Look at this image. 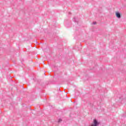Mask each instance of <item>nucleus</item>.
I'll list each match as a JSON object with an SVG mask.
<instances>
[{
  "label": "nucleus",
  "mask_w": 126,
  "mask_h": 126,
  "mask_svg": "<svg viewBox=\"0 0 126 126\" xmlns=\"http://www.w3.org/2000/svg\"><path fill=\"white\" fill-rule=\"evenodd\" d=\"M93 24H94V25L96 24V22H93Z\"/></svg>",
  "instance_id": "nucleus-4"
},
{
  "label": "nucleus",
  "mask_w": 126,
  "mask_h": 126,
  "mask_svg": "<svg viewBox=\"0 0 126 126\" xmlns=\"http://www.w3.org/2000/svg\"><path fill=\"white\" fill-rule=\"evenodd\" d=\"M98 126V122L96 119L94 120V124H92L91 126Z\"/></svg>",
  "instance_id": "nucleus-1"
},
{
  "label": "nucleus",
  "mask_w": 126,
  "mask_h": 126,
  "mask_svg": "<svg viewBox=\"0 0 126 126\" xmlns=\"http://www.w3.org/2000/svg\"><path fill=\"white\" fill-rule=\"evenodd\" d=\"M116 17L117 18H121V14L119 12H116L115 13Z\"/></svg>",
  "instance_id": "nucleus-2"
},
{
  "label": "nucleus",
  "mask_w": 126,
  "mask_h": 126,
  "mask_svg": "<svg viewBox=\"0 0 126 126\" xmlns=\"http://www.w3.org/2000/svg\"><path fill=\"white\" fill-rule=\"evenodd\" d=\"M61 122H62L61 119H59V121H58V122H59V123H61Z\"/></svg>",
  "instance_id": "nucleus-3"
}]
</instances>
